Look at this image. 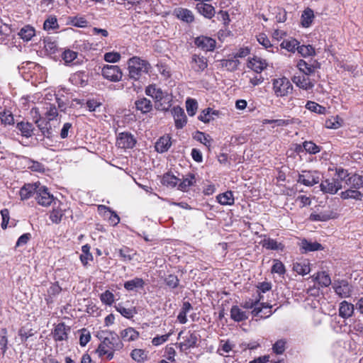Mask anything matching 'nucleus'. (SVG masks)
Here are the masks:
<instances>
[{
  "label": "nucleus",
  "instance_id": "nucleus-47",
  "mask_svg": "<svg viewBox=\"0 0 363 363\" xmlns=\"http://www.w3.org/2000/svg\"><path fill=\"white\" fill-rule=\"evenodd\" d=\"M306 108L311 111V112H314L318 114H325L326 112L325 107L318 104V103L312 101H308L306 104Z\"/></svg>",
  "mask_w": 363,
  "mask_h": 363
},
{
  "label": "nucleus",
  "instance_id": "nucleus-51",
  "mask_svg": "<svg viewBox=\"0 0 363 363\" xmlns=\"http://www.w3.org/2000/svg\"><path fill=\"white\" fill-rule=\"evenodd\" d=\"M186 111L190 116H194L198 109V103L196 99L188 98L186 101Z\"/></svg>",
  "mask_w": 363,
  "mask_h": 363
},
{
  "label": "nucleus",
  "instance_id": "nucleus-58",
  "mask_svg": "<svg viewBox=\"0 0 363 363\" xmlns=\"http://www.w3.org/2000/svg\"><path fill=\"white\" fill-rule=\"evenodd\" d=\"M334 218L333 213L330 214L326 213H311L310 216V219L313 221H326Z\"/></svg>",
  "mask_w": 363,
  "mask_h": 363
},
{
  "label": "nucleus",
  "instance_id": "nucleus-62",
  "mask_svg": "<svg viewBox=\"0 0 363 363\" xmlns=\"http://www.w3.org/2000/svg\"><path fill=\"white\" fill-rule=\"evenodd\" d=\"M304 150L310 154H316L320 152V148L311 141H306L303 143Z\"/></svg>",
  "mask_w": 363,
  "mask_h": 363
},
{
  "label": "nucleus",
  "instance_id": "nucleus-16",
  "mask_svg": "<svg viewBox=\"0 0 363 363\" xmlns=\"http://www.w3.org/2000/svg\"><path fill=\"white\" fill-rule=\"evenodd\" d=\"M272 306L263 302H259L258 306H256L252 311L253 316L259 317L260 318H267L272 315Z\"/></svg>",
  "mask_w": 363,
  "mask_h": 363
},
{
  "label": "nucleus",
  "instance_id": "nucleus-21",
  "mask_svg": "<svg viewBox=\"0 0 363 363\" xmlns=\"http://www.w3.org/2000/svg\"><path fill=\"white\" fill-rule=\"evenodd\" d=\"M339 315L347 319L352 316L354 311V306L347 301H343L339 306Z\"/></svg>",
  "mask_w": 363,
  "mask_h": 363
},
{
  "label": "nucleus",
  "instance_id": "nucleus-49",
  "mask_svg": "<svg viewBox=\"0 0 363 363\" xmlns=\"http://www.w3.org/2000/svg\"><path fill=\"white\" fill-rule=\"evenodd\" d=\"M77 56L78 52L69 49L65 50L62 54V58L67 65H71Z\"/></svg>",
  "mask_w": 363,
  "mask_h": 363
},
{
  "label": "nucleus",
  "instance_id": "nucleus-35",
  "mask_svg": "<svg viewBox=\"0 0 363 363\" xmlns=\"http://www.w3.org/2000/svg\"><path fill=\"white\" fill-rule=\"evenodd\" d=\"M121 337L126 342L135 341L139 337V333L133 328H128L121 331Z\"/></svg>",
  "mask_w": 363,
  "mask_h": 363
},
{
  "label": "nucleus",
  "instance_id": "nucleus-44",
  "mask_svg": "<svg viewBox=\"0 0 363 363\" xmlns=\"http://www.w3.org/2000/svg\"><path fill=\"white\" fill-rule=\"evenodd\" d=\"M179 179L171 173H166L163 175L162 183L169 187H174L177 185Z\"/></svg>",
  "mask_w": 363,
  "mask_h": 363
},
{
  "label": "nucleus",
  "instance_id": "nucleus-11",
  "mask_svg": "<svg viewBox=\"0 0 363 363\" xmlns=\"http://www.w3.org/2000/svg\"><path fill=\"white\" fill-rule=\"evenodd\" d=\"M171 112L174 118L176 128H183L187 123V118L184 109L177 106L173 107Z\"/></svg>",
  "mask_w": 363,
  "mask_h": 363
},
{
  "label": "nucleus",
  "instance_id": "nucleus-9",
  "mask_svg": "<svg viewBox=\"0 0 363 363\" xmlns=\"http://www.w3.org/2000/svg\"><path fill=\"white\" fill-rule=\"evenodd\" d=\"M136 141L131 133L123 132L118 134L116 145L123 149H130L135 146Z\"/></svg>",
  "mask_w": 363,
  "mask_h": 363
},
{
  "label": "nucleus",
  "instance_id": "nucleus-23",
  "mask_svg": "<svg viewBox=\"0 0 363 363\" xmlns=\"http://www.w3.org/2000/svg\"><path fill=\"white\" fill-rule=\"evenodd\" d=\"M249 317V313L243 311L238 306H233L230 309V318L235 322L245 320Z\"/></svg>",
  "mask_w": 363,
  "mask_h": 363
},
{
  "label": "nucleus",
  "instance_id": "nucleus-34",
  "mask_svg": "<svg viewBox=\"0 0 363 363\" xmlns=\"http://www.w3.org/2000/svg\"><path fill=\"white\" fill-rule=\"evenodd\" d=\"M145 285V281L143 279L135 277L131 280L127 281L124 283V288L127 291H134L137 289H143Z\"/></svg>",
  "mask_w": 363,
  "mask_h": 363
},
{
  "label": "nucleus",
  "instance_id": "nucleus-46",
  "mask_svg": "<svg viewBox=\"0 0 363 363\" xmlns=\"http://www.w3.org/2000/svg\"><path fill=\"white\" fill-rule=\"evenodd\" d=\"M342 120L338 116H332L327 119L325 123V126L329 129H337L341 127Z\"/></svg>",
  "mask_w": 363,
  "mask_h": 363
},
{
  "label": "nucleus",
  "instance_id": "nucleus-57",
  "mask_svg": "<svg viewBox=\"0 0 363 363\" xmlns=\"http://www.w3.org/2000/svg\"><path fill=\"white\" fill-rule=\"evenodd\" d=\"M131 357L138 362H143L147 359V354L143 350L134 349L130 353Z\"/></svg>",
  "mask_w": 363,
  "mask_h": 363
},
{
  "label": "nucleus",
  "instance_id": "nucleus-20",
  "mask_svg": "<svg viewBox=\"0 0 363 363\" xmlns=\"http://www.w3.org/2000/svg\"><path fill=\"white\" fill-rule=\"evenodd\" d=\"M69 328L67 327L65 323H61L55 325L52 332V336L55 341H63L67 339Z\"/></svg>",
  "mask_w": 363,
  "mask_h": 363
},
{
  "label": "nucleus",
  "instance_id": "nucleus-5",
  "mask_svg": "<svg viewBox=\"0 0 363 363\" xmlns=\"http://www.w3.org/2000/svg\"><path fill=\"white\" fill-rule=\"evenodd\" d=\"M102 334L104 336H101L103 340L101 341L104 345L108 346V348L112 349V350H120L123 348V345L120 341L118 335L114 333L111 331H103Z\"/></svg>",
  "mask_w": 363,
  "mask_h": 363
},
{
  "label": "nucleus",
  "instance_id": "nucleus-38",
  "mask_svg": "<svg viewBox=\"0 0 363 363\" xmlns=\"http://www.w3.org/2000/svg\"><path fill=\"white\" fill-rule=\"evenodd\" d=\"M314 18L313 11L311 9H306L301 15V25L303 27H309Z\"/></svg>",
  "mask_w": 363,
  "mask_h": 363
},
{
  "label": "nucleus",
  "instance_id": "nucleus-63",
  "mask_svg": "<svg viewBox=\"0 0 363 363\" xmlns=\"http://www.w3.org/2000/svg\"><path fill=\"white\" fill-rule=\"evenodd\" d=\"M285 272L286 270L284 264L278 259H274V264L272 267V272L283 275L285 274Z\"/></svg>",
  "mask_w": 363,
  "mask_h": 363
},
{
  "label": "nucleus",
  "instance_id": "nucleus-30",
  "mask_svg": "<svg viewBox=\"0 0 363 363\" xmlns=\"http://www.w3.org/2000/svg\"><path fill=\"white\" fill-rule=\"evenodd\" d=\"M119 257L123 262H130L135 258L137 255L136 252L130 247L123 246L121 248L117 250Z\"/></svg>",
  "mask_w": 363,
  "mask_h": 363
},
{
  "label": "nucleus",
  "instance_id": "nucleus-64",
  "mask_svg": "<svg viewBox=\"0 0 363 363\" xmlns=\"http://www.w3.org/2000/svg\"><path fill=\"white\" fill-rule=\"evenodd\" d=\"M104 59L107 62L115 63L121 60V55L117 52H109L104 54Z\"/></svg>",
  "mask_w": 363,
  "mask_h": 363
},
{
  "label": "nucleus",
  "instance_id": "nucleus-48",
  "mask_svg": "<svg viewBox=\"0 0 363 363\" xmlns=\"http://www.w3.org/2000/svg\"><path fill=\"white\" fill-rule=\"evenodd\" d=\"M59 28V25L57 23V19L54 16H50L48 18L44 21L43 28L47 31H50L51 30H55Z\"/></svg>",
  "mask_w": 363,
  "mask_h": 363
},
{
  "label": "nucleus",
  "instance_id": "nucleus-27",
  "mask_svg": "<svg viewBox=\"0 0 363 363\" xmlns=\"http://www.w3.org/2000/svg\"><path fill=\"white\" fill-rule=\"evenodd\" d=\"M196 9L203 16L208 18H211L215 15V9L211 4H205L203 2L196 4Z\"/></svg>",
  "mask_w": 363,
  "mask_h": 363
},
{
  "label": "nucleus",
  "instance_id": "nucleus-17",
  "mask_svg": "<svg viewBox=\"0 0 363 363\" xmlns=\"http://www.w3.org/2000/svg\"><path fill=\"white\" fill-rule=\"evenodd\" d=\"M267 66L268 64L265 60L257 56L250 59L247 63V67L250 68L256 73H261Z\"/></svg>",
  "mask_w": 363,
  "mask_h": 363
},
{
  "label": "nucleus",
  "instance_id": "nucleus-41",
  "mask_svg": "<svg viewBox=\"0 0 363 363\" xmlns=\"http://www.w3.org/2000/svg\"><path fill=\"white\" fill-rule=\"evenodd\" d=\"M301 248L305 252H313L322 249V245L317 242H311L304 239L301 241Z\"/></svg>",
  "mask_w": 363,
  "mask_h": 363
},
{
  "label": "nucleus",
  "instance_id": "nucleus-25",
  "mask_svg": "<svg viewBox=\"0 0 363 363\" xmlns=\"http://www.w3.org/2000/svg\"><path fill=\"white\" fill-rule=\"evenodd\" d=\"M18 35L24 42H28L35 35V30L33 26L26 25L20 29Z\"/></svg>",
  "mask_w": 363,
  "mask_h": 363
},
{
  "label": "nucleus",
  "instance_id": "nucleus-19",
  "mask_svg": "<svg viewBox=\"0 0 363 363\" xmlns=\"http://www.w3.org/2000/svg\"><path fill=\"white\" fill-rule=\"evenodd\" d=\"M173 15H174L178 19L187 23H191L194 20L193 13L190 10L185 8H176L173 11Z\"/></svg>",
  "mask_w": 363,
  "mask_h": 363
},
{
  "label": "nucleus",
  "instance_id": "nucleus-4",
  "mask_svg": "<svg viewBox=\"0 0 363 363\" xmlns=\"http://www.w3.org/2000/svg\"><path fill=\"white\" fill-rule=\"evenodd\" d=\"M35 199L38 203L42 206H48L56 202L53 196L48 191V188L40 184H38L35 191Z\"/></svg>",
  "mask_w": 363,
  "mask_h": 363
},
{
  "label": "nucleus",
  "instance_id": "nucleus-55",
  "mask_svg": "<svg viewBox=\"0 0 363 363\" xmlns=\"http://www.w3.org/2000/svg\"><path fill=\"white\" fill-rule=\"evenodd\" d=\"M90 247L88 245L82 246V254L80 255V260L84 265H86L89 261L93 258L92 255L89 252Z\"/></svg>",
  "mask_w": 363,
  "mask_h": 363
},
{
  "label": "nucleus",
  "instance_id": "nucleus-40",
  "mask_svg": "<svg viewBox=\"0 0 363 363\" xmlns=\"http://www.w3.org/2000/svg\"><path fill=\"white\" fill-rule=\"evenodd\" d=\"M293 269L301 275H306L311 271L308 262L304 260L301 262H296L294 264Z\"/></svg>",
  "mask_w": 363,
  "mask_h": 363
},
{
  "label": "nucleus",
  "instance_id": "nucleus-22",
  "mask_svg": "<svg viewBox=\"0 0 363 363\" xmlns=\"http://www.w3.org/2000/svg\"><path fill=\"white\" fill-rule=\"evenodd\" d=\"M220 114V113L219 111L214 110L211 108H207L201 112L198 119L205 123H208L214 120L215 117H219Z\"/></svg>",
  "mask_w": 363,
  "mask_h": 363
},
{
  "label": "nucleus",
  "instance_id": "nucleus-45",
  "mask_svg": "<svg viewBox=\"0 0 363 363\" xmlns=\"http://www.w3.org/2000/svg\"><path fill=\"white\" fill-rule=\"evenodd\" d=\"M297 67L300 72L303 73V75L309 76L312 74L315 71L314 67L308 65L306 61L303 60H301L298 62Z\"/></svg>",
  "mask_w": 363,
  "mask_h": 363
},
{
  "label": "nucleus",
  "instance_id": "nucleus-31",
  "mask_svg": "<svg viewBox=\"0 0 363 363\" xmlns=\"http://www.w3.org/2000/svg\"><path fill=\"white\" fill-rule=\"evenodd\" d=\"M217 201L223 206H231L234 203L235 199L231 191H227L216 196Z\"/></svg>",
  "mask_w": 363,
  "mask_h": 363
},
{
  "label": "nucleus",
  "instance_id": "nucleus-28",
  "mask_svg": "<svg viewBox=\"0 0 363 363\" xmlns=\"http://www.w3.org/2000/svg\"><path fill=\"white\" fill-rule=\"evenodd\" d=\"M340 197L342 199H354L356 201H361L363 197V193L359 191L358 189L350 188L340 193Z\"/></svg>",
  "mask_w": 363,
  "mask_h": 363
},
{
  "label": "nucleus",
  "instance_id": "nucleus-1",
  "mask_svg": "<svg viewBox=\"0 0 363 363\" xmlns=\"http://www.w3.org/2000/svg\"><path fill=\"white\" fill-rule=\"evenodd\" d=\"M128 77L134 81L139 80L143 74H148L151 70L150 64L145 60L133 56L127 61Z\"/></svg>",
  "mask_w": 363,
  "mask_h": 363
},
{
  "label": "nucleus",
  "instance_id": "nucleus-13",
  "mask_svg": "<svg viewBox=\"0 0 363 363\" xmlns=\"http://www.w3.org/2000/svg\"><path fill=\"white\" fill-rule=\"evenodd\" d=\"M333 288L335 293L341 298H347L351 295L352 288L346 281L342 280L335 282Z\"/></svg>",
  "mask_w": 363,
  "mask_h": 363
},
{
  "label": "nucleus",
  "instance_id": "nucleus-53",
  "mask_svg": "<svg viewBox=\"0 0 363 363\" xmlns=\"http://www.w3.org/2000/svg\"><path fill=\"white\" fill-rule=\"evenodd\" d=\"M100 300L104 304L111 306L115 301V296L111 291L106 290L100 295Z\"/></svg>",
  "mask_w": 363,
  "mask_h": 363
},
{
  "label": "nucleus",
  "instance_id": "nucleus-6",
  "mask_svg": "<svg viewBox=\"0 0 363 363\" xmlns=\"http://www.w3.org/2000/svg\"><path fill=\"white\" fill-rule=\"evenodd\" d=\"M320 180V174L317 171H303L298 175V182L307 186H312Z\"/></svg>",
  "mask_w": 363,
  "mask_h": 363
},
{
  "label": "nucleus",
  "instance_id": "nucleus-36",
  "mask_svg": "<svg viewBox=\"0 0 363 363\" xmlns=\"http://www.w3.org/2000/svg\"><path fill=\"white\" fill-rule=\"evenodd\" d=\"M43 48L46 53L49 55H54L57 52L58 48L57 43L50 38H45L43 39Z\"/></svg>",
  "mask_w": 363,
  "mask_h": 363
},
{
  "label": "nucleus",
  "instance_id": "nucleus-60",
  "mask_svg": "<svg viewBox=\"0 0 363 363\" xmlns=\"http://www.w3.org/2000/svg\"><path fill=\"white\" fill-rule=\"evenodd\" d=\"M297 50L303 57L311 56L315 54V49L311 45L298 46Z\"/></svg>",
  "mask_w": 363,
  "mask_h": 363
},
{
  "label": "nucleus",
  "instance_id": "nucleus-24",
  "mask_svg": "<svg viewBox=\"0 0 363 363\" xmlns=\"http://www.w3.org/2000/svg\"><path fill=\"white\" fill-rule=\"evenodd\" d=\"M38 187V184H25L20 190L19 194L21 200H26L35 195V191Z\"/></svg>",
  "mask_w": 363,
  "mask_h": 363
},
{
  "label": "nucleus",
  "instance_id": "nucleus-12",
  "mask_svg": "<svg viewBox=\"0 0 363 363\" xmlns=\"http://www.w3.org/2000/svg\"><path fill=\"white\" fill-rule=\"evenodd\" d=\"M292 82L300 89L303 90L312 89L314 86V83L310 79L307 75H294L292 77Z\"/></svg>",
  "mask_w": 363,
  "mask_h": 363
},
{
  "label": "nucleus",
  "instance_id": "nucleus-18",
  "mask_svg": "<svg viewBox=\"0 0 363 363\" xmlns=\"http://www.w3.org/2000/svg\"><path fill=\"white\" fill-rule=\"evenodd\" d=\"M260 245L267 250L280 252L284 250V245L282 242L270 238L264 237V239L261 240Z\"/></svg>",
  "mask_w": 363,
  "mask_h": 363
},
{
  "label": "nucleus",
  "instance_id": "nucleus-26",
  "mask_svg": "<svg viewBox=\"0 0 363 363\" xmlns=\"http://www.w3.org/2000/svg\"><path fill=\"white\" fill-rule=\"evenodd\" d=\"M145 94L147 96H151L155 99L156 101H160L163 99L164 97V93L162 90L157 87L155 84L149 85L145 89Z\"/></svg>",
  "mask_w": 363,
  "mask_h": 363
},
{
  "label": "nucleus",
  "instance_id": "nucleus-2",
  "mask_svg": "<svg viewBox=\"0 0 363 363\" xmlns=\"http://www.w3.org/2000/svg\"><path fill=\"white\" fill-rule=\"evenodd\" d=\"M272 91L277 97H285L293 91V85L285 77L272 79Z\"/></svg>",
  "mask_w": 363,
  "mask_h": 363
},
{
  "label": "nucleus",
  "instance_id": "nucleus-39",
  "mask_svg": "<svg viewBox=\"0 0 363 363\" xmlns=\"http://www.w3.org/2000/svg\"><path fill=\"white\" fill-rule=\"evenodd\" d=\"M347 184L353 189H359L363 187V176L354 174L349 177Z\"/></svg>",
  "mask_w": 363,
  "mask_h": 363
},
{
  "label": "nucleus",
  "instance_id": "nucleus-29",
  "mask_svg": "<svg viewBox=\"0 0 363 363\" xmlns=\"http://www.w3.org/2000/svg\"><path fill=\"white\" fill-rule=\"evenodd\" d=\"M16 128L21 132L22 136L31 137L34 130L33 125L27 121H21L17 123Z\"/></svg>",
  "mask_w": 363,
  "mask_h": 363
},
{
  "label": "nucleus",
  "instance_id": "nucleus-33",
  "mask_svg": "<svg viewBox=\"0 0 363 363\" xmlns=\"http://www.w3.org/2000/svg\"><path fill=\"white\" fill-rule=\"evenodd\" d=\"M135 107L137 110L140 111L143 113H146L152 110V103L146 98H140L135 101Z\"/></svg>",
  "mask_w": 363,
  "mask_h": 363
},
{
  "label": "nucleus",
  "instance_id": "nucleus-56",
  "mask_svg": "<svg viewBox=\"0 0 363 363\" xmlns=\"http://www.w3.org/2000/svg\"><path fill=\"white\" fill-rule=\"evenodd\" d=\"M45 108L46 109L45 115L48 120L52 121L57 116V109L54 104H47Z\"/></svg>",
  "mask_w": 363,
  "mask_h": 363
},
{
  "label": "nucleus",
  "instance_id": "nucleus-42",
  "mask_svg": "<svg viewBox=\"0 0 363 363\" xmlns=\"http://www.w3.org/2000/svg\"><path fill=\"white\" fill-rule=\"evenodd\" d=\"M98 209L99 211L104 213L108 212L110 214L108 220L110 224L112 225H116L120 222L119 216L114 211H111L108 207L100 205L99 206Z\"/></svg>",
  "mask_w": 363,
  "mask_h": 363
},
{
  "label": "nucleus",
  "instance_id": "nucleus-43",
  "mask_svg": "<svg viewBox=\"0 0 363 363\" xmlns=\"http://www.w3.org/2000/svg\"><path fill=\"white\" fill-rule=\"evenodd\" d=\"M62 291L61 287L58 284H52L48 289V296L45 301L48 303H52L53 298L58 295Z\"/></svg>",
  "mask_w": 363,
  "mask_h": 363
},
{
  "label": "nucleus",
  "instance_id": "nucleus-54",
  "mask_svg": "<svg viewBox=\"0 0 363 363\" xmlns=\"http://www.w3.org/2000/svg\"><path fill=\"white\" fill-rule=\"evenodd\" d=\"M194 139L203 144L206 147H210L211 145L212 140L211 137L203 132L197 131L194 135Z\"/></svg>",
  "mask_w": 363,
  "mask_h": 363
},
{
  "label": "nucleus",
  "instance_id": "nucleus-37",
  "mask_svg": "<svg viewBox=\"0 0 363 363\" xmlns=\"http://www.w3.org/2000/svg\"><path fill=\"white\" fill-rule=\"evenodd\" d=\"M196 182L195 176L193 174H189L179 183L178 189L182 191H187L190 186Z\"/></svg>",
  "mask_w": 363,
  "mask_h": 363
},
{
  "label": "nucleus",
  "instance_id": "nucleus-7",
  "mask_svg": "<svg viewBox=\"0 0 363 363\" xmlns=\"http://www.w3.org/2000/svg\"><path fill=\"white\" fill-rule=\"evenodd\" d=\"M69 208H67L66 205L62 203L59 201L54 203L52 210L50 213V220L55 224H58L62 220L63 216L65 215Z\"/></svg>",
  "mask_w": 363,
  "mask_h": 363
},
{
  "label": "nucleus",
  "instance_id": "nucleus-15",
  "mask_svg": "<svg viewBox=\"0 0 363 363\" xmlns=\"http://www.w3.org/2000/svg\"><path fill=\"white\" fill-rule=\"evenodd\" d=\"M191 69L196 72H201L208 66L207 59L203 56L193 55L191 60Z\"/></svg>",
  "mask_w": 363,
  "mask_h": 363
},
{
  "label": "nucleus",
  "instance_id": "nucleus-3",
  "mask_svg": "<svg viewBox=\"0 0 363 363\" xmlns=\"http://www.w3.org/2000/svg\"><path fill=\"white\" fill-rule=\"evenodd\" d=\"M103 77L110 82H118L122 79L123 72L117 65H104L101 69Z\"/></svg>",
  "mask_w": 363,
  "mask_h": 363
},
{
  "label": "nucleus",
  "instance_id": "nucleus-52",
  "mask_svg": "<svg viewBox=\"0 0 363 363\" xmlns=\"http://www.w3.org/2000/svg\"><path fill=\"white\" fill-rule=\"evenodd\" d=\"M116 310L119 312L123 317L126 318H131L135 314V311L133 308H125L122 303H118L115 306Z\"/></svg>",
  "mask_w": 363,
  "mask_h": 363
},
{
  "label": "nucleus",
  "instance_id": "nucleus-8",
  "mask_svg": "<svg viewBox=\"0 0 363 363\" xmlns=\"http://www.w3.org/2000/svg\"><path fill=\"white\" fill-rule=\"evenodd\" d=\"M182 332L179 334V338H182V341L179 343V347L182 351H186L196 346L198 337L196 333L189 332L185 335L182 336Z\"/></svg>",
  "mask_w": 363,
  "mask_h": 363
},
{
  "label": "nucleus",
  "instance_id": "nucleus-61",
  "mask_svg": "<svg viewBox=\"0 0 363 363\" xmlns=\"http://www.w3.org/2000/svg\"><path fill=\"white\" fill-rule=\"evenodd\" d=\"M281 46L282 48L287 50L289 52H294L297 50L298 43L296 40L292 39L291 40H284Z\"/></svg>",
  "mask_w": 363,
  "mask_h": 363
},
{
  "label": "nucleus",
  "instance_id": "nucleus-59",
  "mask_svg": "<svg viewBox=\"0 0 363 363\" xmlns=\"http://www.w3.org/2000/svg\"><path fill=\"white\" fill-rule=\"evenodd\" d=\"M0 119L5 125H11L14 123L13 116L9 110H5L0 113Z\"/></svg>",
  "mask_w": 363,
  "mask_h": 363
},
{
  "label": "nucleus",
  "instance_id": "nucleus-32",
  "mask_svg": "<svg viewBox=\"0 0 363 363\" xmlns=\"http://www.w3.org/2000/svg\"><path fill=\"white\" fill-rule=\"evenodd\" d=\"M170 140L171 138L168 135L161 137L155 144V150L160 153L167 151L171 146Z\"/></svg>",
  "mask_w": 363,
  "mask_h": 363
},
{
  "label": "nucleus",
  "instance_id": "nucleus-14",
  "mask_svg": "<svg viewBox=\"0 0 363 363\" xmlns=\"http://www.w3.org/2000/svg\"><path fill=\"white\" fill-rule=\"evenodd\" d=\"M195 45L205 51H211L216 46V40L206 36H199L195 39Z\"/></svg>",
  "mask_w": 363,
  "mask_h": 363
},
{
  "label": "nucleus",
  "instance_id": "nucleus-10",
  "mask_svg": "<svg viewBox=\"0 0 363 363\" xmlns=\"http://www.w3.org/2000/svg\"><path fill=\"white\" fill-rule=\"evenodd\" d=\"M320 189L324 193L335 194L342 188L341 182L337 179H325L320 185Z\"/></svg>",
  "mask_w": 363,
  "mask_h": 363
},
{
  "label": "nucleus",
  "instance_id": "nucleus-50",
  "mask_svg": "<svg viewBox=\"0 0 363 363\" xmlns=\"http://www.w3.org/2000/svg\"><path fill=\"white\" fill-rule=\"evenodd\" d=\"M315 279L321 286L326 287L331 284L330 276L325 272L317 273Z\"/></svg>",
  "mask_w": 363,
  "mask_h": 363
}]
</instances>
